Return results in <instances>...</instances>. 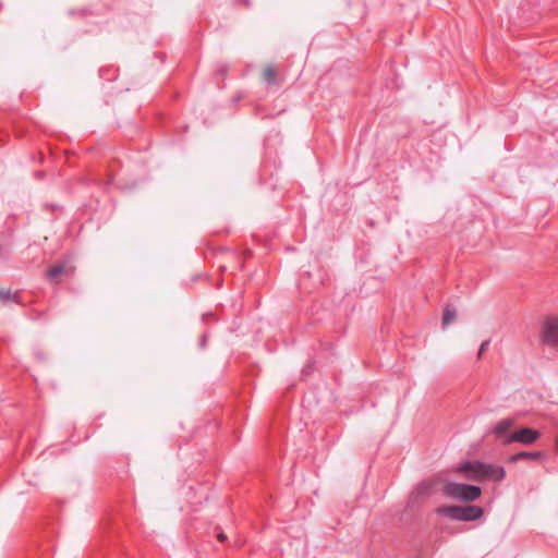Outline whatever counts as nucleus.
I'll return each instance as SVG.
<instances>
[{"label":"nucleus","instance_id":"nucleus-15","mask_svg":"<svg viewBox=\"0 0 558 558\" xmlns=\"http://www.w3.org/2000/svg\"><path fill=\"white\" fill-rule=\"evenodd\" d=\"M207 333H204L198 342V345L201 349H204L206 348V344H207Z\"/></svg>","mask_w":558,"mask_h":558},{"label":"nucleus","instance_id":"nucleus-2","mask_svg":"<svg viewBox=\"0 0 558 558\" xmlns=\"http://www.w3.org/2000/svg\"><path fill=\"white\" fill-rule=\"evenodd\" d=\"M436 513L454 521L470 522L482 518L484 511L482 507L475 505L441 506L436 509Z\"/></svg>","mask_w":558,"mask_h":558},{"label":"nucleus","instance_id":"nucleus-18","mask_svg":"<svg viewBox=\"0 0 558 558\" xmlns=\"http://www.w3.org/2000/svg\"><path fill=\"white\" fill-rule=\"evenodd\" d=\"M557 446H558V437H557Z\"/></svg>","mask_w":558,"mask_h":558},{"label":"nucleus","instance_id":"nucleus-3","mask_svg":"<svg viewBox=\"0 0 558 558\" xmlns=\"http://www.w3.org/2000/svg\"><path fill=\"white\" fill-rule=\"evenodd\" d=\"M444 494L453 499L472 502L481 497L482 489L476 485L448 482L444 486Z\"/></svg>","mask_w":558,"mask_h":558},{"label":"nucleus","instance_id":"nucleus-6","mask_svg":"<svg viewBox=\"0 0 558 558\" xmlns=\"http://www.w3.org/2000/svg\"><path fill=\"white\" fill-rule=\"evenodd\" d=\"M547 454L543 451H520L514 454H511L508 459L510 463H515L521 460H537L544 461L546 460Z\"/></svg>","mask_w":558,"mask_h":558},{"label":"nucleus","instance_id":"nucleus-14","mask_svg":"<svg viewBox=\"0 0 558 558\" xmlns=\"http://www.w3.org/2000/svg\"><path fill=\"white\" fill-rule=\"evenodd\" d=\"M489 340H485L482 342V344L480 345V349H478V357L482 356V354L487 350L488 345H489Z\"/></svg>","mask_w":558,"mask_h":558},{"label":"nucleus","instance_id":"nucleus-1","mask_svg":"<svg viewBox=\"0 0 558 558\" xmlns=\"http://www.w3.org/2000/svg\"><path fill=\"white\" fill-rule=\"evenodd\" d=\"M459 470L470 473V478L477 482H501L506 477V471L504 466L490 464L480 460L465 461L460 465Z\"/></svg>","mask_w":558,"mask_h":558},{"label":"nucleus","instance_id":"nucleus-8","mask_svg":"<svg viewBox=\"0 0 558 558\" xmlns=\"http://www.w3.org/2000/svg\"><path fill=\"white\" fill-rule=\"evenodd\" d=\"M432 493V485L427 482L420 483L413 492L417 498H426Z\"/></svg>","mask_w":558,"mask_h":558},{"label":"nucleus","instance_id":"nucleus-4","mask_svg":"<svg viewBox=\"0 0 558 558\" xmlns=\"http://www.w3.org/2000/svg\"><path fill=\"white\" fill-rule=\"evenodd\" d=\"M541 342L547 347L558 345V316H549L545 319L541 330Z\"/></svg>","mask_w":558,"mask_h":558},{"label":"nucleus","instance_id":"nucleus-10","mask_svg":"<svg viewBox=\"0 0 558 558\" xmlns=\"http://www.w3.org/2000/svg\"><path fill=\"white\" fill-rule=\"evenodd\" d=\"M456 308L452 307V306H446L445 310H444V315H442V325L446 326L448 324H450L454 317H456Z\"/></svg>","mask_w":558,"mask_h":558},{"label":"nucleus","instance_id":"nucleus-5","mask_svg":"<svg viewBox=\"0 0 558 558\" xmlns=\"http://www.w3.org/2000/svg\"><path fill=\"white\" fill-rule=\"evenodd\" d=\"M541 433L531 427H522L513 433H511L508 437L502 440L504 445H509L512 442H520L522 445H532L537 439H539Z\"/></svg>","mask_w":558,"mask_h":558},{"label":"nucleus","instance_id":"nucleus-12","mask_svg":"<svg viewBox=\"0 0 558 558\" xmlns=\"http://www.w3.org/2000/svg\"><path fill=\"white\" fill-rule=\"evenodd\" d=\"M0 300L1 301H15L17 302V294H12L10 291H5L0 289Z\"/></svg>","mask_w":558,"mask_h":558},{"label":"nucleus","instance_id":"nucleus-9","mask_svg":"<svg viewBox=\"0 0 558 558\" xmlns=\"http://www.w3.org/2000/svg\"><path fill=\"white\" fill-rule=\"evenodd\" d=\"M64 272V266L62 264H56L49 267L47 270V278L50 281H57L58 277Z\"/></svg>","mask_w":558,"mask_h":558},{"label":"nucleus","instance_id":"nucleus-11","mask_svg":"<svg viewBox=\"0 0 558 558\" xmlns=\"http://www.w3.org/2000/svg\"><path fill=\"white\" fill-rule=\"evenodd\" d=\"M276 75V70L272 66H267L263 72L264 81L269 85L275 84Z\"/></svg>","mask_w":558,"mask_h":558},{"label":"nucleus","instance_id":"nucleus-13","mask_svg":"<svg viewBox=\"0 0 558 558\" xmlns=\"http://www.w3.org/2000/svg\"><path fill=\"white\" fill-rule=\"evenodd\" d=\"M228 70H229V69H228V65H227V64H225V63H219V64H217V66H216V70H215V71H216V73H217V74H219V75H222V76H223V75H226V74L228 73Z\"/></svg>","mask_w":558,"mask_h":558},{"label":"nucleus","instance_id":"nucleus-16","mask_svg":"<svg viewBox=\"0 0 558 558\" xmlns=\"http://www.w3.org/2000/svg\"><path fill=\"white\" fill-rule=\"evenodd\" d=\"M217 537H218V539H219L220 542H225V541L227 539V535H226L225 533H222V532H221V533H219Z\"/></svg>","mask_w":558,"mask_h":558},{"label":"nucleus","instance_id":"nucleus-7","mask_svg":"<svg viewBox=\"0 0 558 558\" xmlns=\"http://www.w3.org/2000/svg\"><path fill=\"white\" fill-rule=\"evenodd\" d=\"M514 424V421L512 418H504L499 422H497L493 427H492V433L498 438L500 439L501 441L508 437L509 435H507V432L513 426Z\"/></svg>","mask_w":558,"mask_h":558},{"label":"nucleus","instance_id":"nucleus-17","mask_svg":"<svg viewBox=\"0 0 558 558\" xmlns=\"http://www.w3.org/2000/svg\"><path fill=\"white\" fill-rule=\"evenodd\" d=\"M207 316H213V313H207L203 315V319L205 320Z\"/></svg>","mask_w":558,"mask_h":558}]
</instances>
